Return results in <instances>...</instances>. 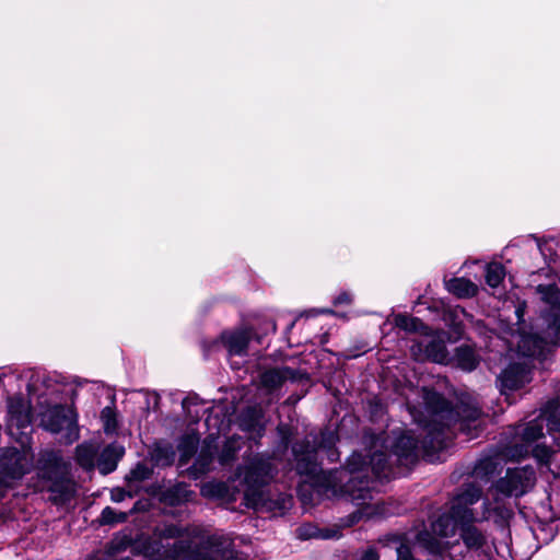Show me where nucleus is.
I'll return each mask as SVG.
<instances>
[{"mask_svg": "<svg viewBox=\"0 0 560 560\" xmlns=\"http://www.w3.org/2000/svg\"><path fill=\"white\" fill-rule=\"evenodd\" d=\"M536 290L541 300L550 306V311L546 315L548 337L555 343H560V290L555 284H540Z\"/></svg>", "mask_w": 560, "mask_h": 560, "instance_id": "obj_9", "label": "nucleus"}, {"mask_svg": "<svg viewBox=\"0 0 560 560\" xmlns=\"http://www.w3.org/2000/svg\"><path fill=\"white\" fill-rule=\"evenodd\" d=\"M485 277L489 287L498 288L505 278V268L500 262H490L486 266Z\"/></svg>", "mask_w": 560, "mask_h": 560, "instance_id": "obj_27", "label": "nucleus"}, {"mask_svg": "<svg viewBox=\"0 0 560 560\" xmlns=\"http://www.w3.org/2000/svg\"><path fill=\"white\" fill-rule=\"evenodd\" d=\"M445 287L448 292L458 298H471L477 294L478 287L468 279L453 278L445 281Z\"/></svg>", "mask_w": 560, "mask_h": 560, "instance_id": "obj_21", "label": "nucleus"}, {"mask_svg": "<svg viewBox=\"0 0 560 560\" xmlns=\"http://www.w3.org/2000/svg\"><path fill=\"white\" fill-rule=\"evenodd\" d=\"M42 478L48 482L47 490L50 491L56 502H66L74 493V483L69 477V464L56 452H45L39 459Z\"/></svg>", "mask_w": 560, "mask_h": 560, "instance_id": "obj_7", "label": "nucleus"}, {"mask_svg": "<svg viewBox=\"0 0 560 560\" xmlns=\"http://www.w3.org/2000/svg\"><path fill=\"white\" fill-rule=\"evenodd\" d=\"M293 454L296 460L295 469L300 475L317 476L320 471L317 464V451L314 446H311L308 439L305 443L295 444Z\"/></svg>", "mask_w": 560, "mask_h": 560, "instance_id": "obj_12", "label": "nucleus"}, {"mask_svg": "<svg viewBox=\"0 0 560 560\" xmlns=\"http://www.w3.org/2000/svg\"><path fill=\"white\" fill-rule=\"evenodd\" d=\"M460 537L469 550H481L487 544V536L474 525L463 526Z\"/></svg>", "mask_w": 560, "mask_h": 560, "instance_id": "obj_19", "label": "nucleus"}, {"mask_svg": "<svg viewBox=\"0 0 560 560\" xmlns=\"http://www.w3.org/2000/svg\"><path fill=\"white\" fill-rule=\"evenodd\" d=\"M533 455L540 464L548 465L553 455V451L546 445L538 444L534 447Z\"/></svg>", "mask_w": 560, "mask_h": 560, "instance_id": "obj_38", "label": "nucleus"}, {"mask_svg": "<svg viewBox=\"0 0 560 560\" xmlns=\"http://www.w3.org/2000/svg\"><path fill=\"white\" fill-rule=\"evenodd\" d=\"M127 520V513L125 512H117L110 506H106L103 509L101 513L100 522L101 524L105 525H115L118 523H122Z\"/></svg>", "mask_w": 560, "mask_h": 560, "instance_id": "obj_32", "label": "nucleus"}, {"mask_svg": "<svg viewBox=\"0 0 560 560\" xmlns=\"http://www.w3.org/2000/svg\"><path fill=\"white\" fill-rule=\"evenodd\" d=\"M397 560H415L410 547L407 544L399 542L396 547Z\"/></svg>", "mask_w": 560, "mask_h": 560, "instance_id": "obj_41", "label": "nucleus"}, {"mask_svg": "<svg viewBox=\"0 0 560 560\" xmlns=\"http://www.w3.org/2000/svg\"><path fill=\"white\" fill-rule=\"evenodd\" d=\"M241 425L248 431H256L262 428L260 410L256 408L248 409L242 416Z\"/></svg>", "mask_w": 560, "mask_h": 560, "instance_id": "obj_28", "label": "nucleus"}, {"mask_svg": "<svg viewBox=\"0 0 560 560\" xmlns=\"http://www.w3.org/2000/svg\"><path fill=\"white\" fill-rule=\"evenodd\" d=\"M528 454V448L524 445L515 446L513 448L506 450L503 454L504 457L511 460H518L520 458L526 456Z\"/></svg>", "mask_w": 560, "mask_h": 560, "instance_id": "obj_39", "label": "nucleus"}, {"mask_svg": "<svg viewBox=\"0 0 560 560\" xmlns=\"http://www.w3.org/2000/svg\"><path fill=\"white\" fill-rule=\"evenodd\" d=\"M521 312H522V311H521L520 308H518V310H516V313H517L518 317H521Z\"/></svg>", "mask_w": 560, "mask_h": 560, "instance_id": "obj_46", "label": "nucleus"}, {"mask_svg": "<svg viewBox=\"0 0 560 560\" xmlns=\"http://www.w3.org/2000/svg\"><path fill=\"white\" fill-rule=\"evenodd\" d=\"M250 335L246 330L225 331L221 335V342L230 357H243L247 353Z\"/></svg>", "mask_w": 560, "mask_h": 560, "instance_id": "obj_15", "label": "nucleus"}, {"mask_svg": "<svg viewBox=\"0 0 560 560\" xmlns=\"http://www.w3.org/2000/svg\"><path fill=\"white\" fill-rule=\"evenodd\" d=\"M418 443L410 433L400 434L390 444L389 457L395 456L396 462L401 465L412 463L417 458Z\"/></svg>", "mask_w": 560, "mask_h": 560, "instance_id": "obj_13", "label": "nucleus"}, {"mask_svg": "<svg viewBox=\"0 0 560 560\" xmlns=\"http://www.w3.org/2000/svg\"><path fill=\"white\" fill-rule=\"evenodd\" d=\"M539 416L544 419V423H547L549 433L560 431V401L558 399L548 401L541 408Z\"/></svg>", "mask_w": 560, "mask_h": 560, "instance_id": "obj_20", "label": "nucleus"}, {"mask_svg": "<svg viewBox=\"0 0 560 560\" xmlns=\"http://www.w3.org/2000/svg\"><path fill=\"white\" fill-rule=\"evenodd\" d=\"M352 301V296L347 293V292H343V293H340L336 300H335V304H349L351 303Z\"/></svg>", "mask_w": 560, "mask_h": 560, "instance_id": "obj_44", "label": "nucleus"}, {"mask_svg": "<svg viewBox=\"0 0 560 560\" xmlns=\"http://www.w3.org/2000/svg\"><path fill=\"white\" fill-rule=\"evenodd\" d=\"M101 419L104 424V431L106 433H112L116 429V416L115 411L110 407H105L101 412Z\"/></svg>", "mask_w": 560, "mask_h": 560, "instance_id": "obj_37", "label": "nucleus"}, {"mask_svg": "<svg viewBox=\"0 0 560 560\" xmlns=\"http://www.w3.org/2000/svg\"><path fill=\"white\" fill-rule=\"evenodd\" d=\"M125 498V493L121 490H118L117 492H113L112 499L116 502L122 501Z\"/></svg>", "mask_w": 560, "mask_h": 560, "instance_id": "obj_45", "label": "nucleus"}, {"mask_svg": "<svg viewBox=\"0 0 560 560\" xmlns=\"http://www.w3.org/2000/svg\"><path fill=\"white\" fill-rule=\"evenodd\" d=\"M211 462L212 453L210 451V446L208 445L205 450L201 451L192 468L195 472H206L209 469Z\"/></svg>", "mask_w": 560, "mask_h": 560, "instance_id": "obj_34", "label": "nucleus"}, {"mask_svg": "<svg viewBox=\"0 0 560 560\" xmlns=\"http://www.w3.org/2000/svg\"><path fill=\"white\" fill-rule=\"evenodd\" d=\"M124 455V448L117 445H108L101 453L97 459V468L103 475L116 469L117 462Z\"/></svg>", "mask_w": 560, "mask_h": 560, "instance_id": "obj_17", "label": "nucleus"}, {"mask_svg": "<svg viewBox=\"0 0 560 560\" xmlns=\"http://www.w3.org/2000/svg\"><path fill=\"white\" fill-rule=\"evenodd\" d=\"M380 555L374 547H369L362 550L359 555V560H378Z\"/></svg>", "mask_w": 560, "mask_h": 560, "instance_id": "obj_42", "label": "nucleus"}, {"mask_svg": "<svg viewBox=\"0 0 560 560\" xmlns=\"http://www.w3.org/2000/svg\"><path fill=\"white\" fill-rule=\"evenodd\" d=\"M296 373L290 368H273L266 370L259 375V386L267 393H273L280 388L287 381L294 380Z\"/></svg>", "mask_w": 560, "mask_h": 560, "instance_id": "obj_14", "label": "nucleus"}, {"mask_svg": "<svg viewBox=\"0 0 560 560\" xmlns=\"http://www.w3.org/2000/svg\"><path fill=\"white\" fill-rule=\"evenodd\" d=\"M241 448V440L236 438H231L226 441L223 446V450L220 455L221 464H229L233 458L235 453Z\"/></svg>", "mask_w": 560, "mask_h": 560, "instance_id": "obj_33", "label": "nucleus"}, {"mask_svg": "<svg viewBox=\"0 0 560 560\" xmlns=\"http://www.w3.org/2000/svg\"><path fill=\"white\" fill-rule=\"evenodd\" d=\"M501 393L508 396L509 392L516 390L528 382L527 373L521 366L513 365L505 369L499 376Z\"/></svg>", "mask_w": 560, "mask_h": 560, "instance_id": "obj_16", "label": "nucleus"}, {"mask_svg": "<svg viewBox=\"0 0 560 560\" xmlns=\"http://www.w3.org/2000/svg\"><path fill=\"white\" fill-rule=\"evenodd\" d=\"M544 419L540 416L527 422L522 430V439L526 443H533L544 436Z\"/></svg>", "mask_w": 560, "mask_h": 560, "instance_id": "obj_25", "label": "nucleus"}, {"mask_svg": "<svg viewBox=\"0 0 560 560\" xmlns=\"http://www.w3.org/2000/svg\"><path fill=\"white\" fill-rule=\"evenodd\" d=\"M424 404L427 412L433 418L431 422H427L418 417L416 407H410V413L415 421L422 424L428 430V436L421 442L422 447L439 448L443 444V439H440L442 432V424L450 427L453 421L454 411L447 407L445 399L435 392H425ZM456 419L455 425L458 430L467 432L472 436L471 429L476 430L479 427V418L481 415L480 409L475 405L460 404L455 411Z\"/></svg>", "mask_w": 560, "mask_h": 560, "instance_id": "obj_2", "label": "nucleus"}, {"mask_svg": "<svg viewBox=\"0 0 560 560\" xmlns=\"http://www.w3.org/2000/svg\"><path fill=\"white\" fill-rule=\"evenodd\" d=\"M535 481V471L530 466L508 469L506 475L489 489L480 518H488L492 512L501 517L508 516L504 499L524 495L534 487Z\"/></svg>", "mask_w": 560, "mask_h": 560, "instance_id": "obj_5", "label": "nucleus"}, {"mask_svg": "<svg viewBox=\"0 0 560 560\" xmlns=\"http://www.w3.org/2000/svg\"><path fill=\"white\" fill-rule=\"evenodd\" d=\"M8 432L22 446L28 441L31 431V408L22 397L14 396L8 400ZM33 463V454L23 447L0 450V472L11 479H20L26 474Z\"/></svg>", "mask_w": 560, "mask_h": 560, "instance_id": "obj_3", "label": "nucleus"}, {"mask_svg": "<svg viewBox=\"0 0 560 560\" xmlns=\"http://www.w3.org/2000/svg\"><path fill=\"white\" fill-rule=\"evenodd\" d=\"M411 352L418 360H431L436 363L447 362V352L444 340L440 336H430L429 329L421 340L416 341Z\"/></svg>", "mask_w": 560, "mask_h": 560, "instance_id": "obj_11", "label": "nucleus"}, {"mask_svg": "<svg viewBox=\"0 0 560 560\" xmlns=\"http://www.w3.org/2000/svg\"><path fill=\"white\" fill-rule=\"evenodd\" d=\"M150 470L144 465H138L129 474L130 480L141 481L149 477Z\"/></svg>", "mask_w": 560, "mask_h": 560, "instance_id": "obj_40", "label": "nucleus"}, {"mask_svg": "<svg viewBox=\"0 0 560 560\" xmlns=\"http://www.w3.org/2000/svg\"><path fill=\"white\" fill-rule=\"evenodd\" d=\"M518 351L527 357L535 355L540 351V340L536 337L523 336L518 341Z\"/></svg>", "mask_w": 560, "mask_h": 560, "instance_id": "obj_30", "label": "nucleus"}, {"mask_svg": "<svg viewBox=\"0 0 560 560\" xmlns=\"http://www.w3.org/2000/svg\"><path fill=\"white\" fill-rule=\"evenodd\" d=\"M236 492L235 489H232L228 483L222 481L207 482L201 487L202 495L229 502L236 500Z\"/></svg>", "mask_w": 560, "mask_h": 560, "instance_id": "obj_18", "label": "nucleus"}, {"mask_svg": "<svg viewBox=\"0 0 560 560\" xmlns=\"http://www.w3.org/2000/svg\"><path fill=\"white\" fill-rule=\"evenodd\" d=\"M559 447H560V442L558 443Z\"/></svg>", "mask_w": 560, "mask_h": 560, "instance_id": "obj_47", "label": "nucleus"}, {"mask_svg": "<svg viewBox=\"0 0 560 560\" xmlns=\"http://www.w3.org/2000/svg\"><path fill=\"white\" fill-rule=\"evenodd\" d=\"M383 446L380 438H372L373 452L370 462L366 463L363 455L354 452L347 462L345 468L328 474H323V492L327 498L346 497L357 505H366L363 514L368 517L375 513V509L368 503L373 500V481L369 478L372 470L377 478H388L394 474L392 460L388 455L378 452Z\"/></svg>", "mask_w": 560, "mask_h": 560, "instance_id": "obj_1", "label": "nucleus"}, {"mask_svg": "<svg viewBox=\"0 0 560 560\" xmlns=\"http://www.w3.org/2000/svg\"><path fill=\"white\" fill-rule=\"evenodd\" d=\"M419 541L429 550L430 553H442L448 546L442 544L436 537L429 533H421Z\"/></svg>", "mask_w": 560, "mask_h": 560, "instance_id": "obj_31", "label": "nucleus"}, {"mask_svg": "<svg viewBox=\"0 0 560 560\" xmlns=\"http://www.w3.org/2000/svg\"><path fill=\"white\" fill-rule=\"evenodd\" d=\"M457 365L464 371H472L477 364L478 359L475 351L469 347H459L455 353Z\"/></svg>", "mask_w": 560, "mask_h": 560, "instance_id": "obj_26", "label": "nucleus"}, {"mask_svg": "<svg viewBox=\"0 0 560 560\" xmlns=\"http://www.w3.org/2000/svg\"><path fill=\"white\" fill-rule=\"evenodd\" d=\"M42 425L52 433H63L66 443H72L79 438L77 413L71 407L56 405L40 416Z\"/></svg>", "mask_w": 560, "mask_h": 560, "instance_id": "obj_8", "label": "nucleus"}, {"mask_svg": "<svg viewBox=\"0 0 560 560\" xmlns=\"http://www.w3.org/2000/svg\"><path fill=\"white\" fill-rule=\"evenodd\" d=\"M336 436L334 432H324L320 434L319 448L328 450V458L330 462H335L338 459V454L335 451H331L330 447L335 444Z\"/></svg>", "mask_w": 560, "mask_h": 560, "instance_id": "obj_35", "label": "nucleus"}, {"mask_svg": "<svg viewBox=\"0 0 560 560\" xmlns=\"http://www.w3.org/2000/svg\"><path fill=\"white\" fill-rule=\"evenodd\" d=\"M455 522H459L451 515H442L431 525V530L434 536L446 538L455 534Z\"/></svg>", "mask_w": 560, "mask_h": 560, "instance_id": "obj_22", "label": "nucleus"}, {"mask_svg": "<svg viewBox=\"0 0 560 560\" xmlns=\"http://www.w3.org/2000/svg\"><path fill=\"white\" fill-rule=\"evenodd\" d=\"M500 464V457H489L481 459L477 467H476V474H486V475H492L497 470V466Z\"/></svg>", "mask_w": 560, "mask_h": 560, "instance_id": "obj_36", "label": "nucleus"}, {"mask_svg": "<svg viewBox=\"0 0 560 560\" xmlns=\"http://www.w3.org/2000/svg\"><path fill=\"white\" fill-rule=\"evenodd\" d=\"M198 438L195 435H188L179 444L180 452V464L184 465L195 454L197 450Z\"/></svg>", "mask_w": 560, "mask_h": 560, "instance_id": "obj_29", "label": "nucleus"}, {"mask_svg": "<svg viewBox=\"0 0 560 560\" xmlns=\"http://www.w3.org/2000/svg\"><path fill=\"white\" fill-rule=\"evenodd\" d=\"M394 324L396 327L408 332H420L423 335L428 330V327L419 318L404 314H397L394 317Z\"/></svg>", "mask_w": 560, "mask_h": 560, "instance_id": "obj_23", "label": "nucleus"}, {"mask_svg": "<svg viewBox=\"0 0 560 560\" xmlns=\"http://www.w3.org/2000/svg\"><path fill=\"white\" fill-rule=\"evenodd\" d=\"M273 468L269 459L261 456H255L243 468L238 469V476L244 475L245 504L256 511H275L285 506V500L282 499L281 505L271 500L262 487L272 478Z\"/></svg>", "mask_w": 560, "mask_h": 560, "instance_id": "obj_6", "label": "nucleus"}, {"mask_svg": "<svg viewBox=\"0 0 560 560\" xmlns=\"http://www.w3.org/2000/svg\"><path fill=\"white\" fill-rule=\"evenodd\" d=\"M481 498V489L475 485H466L452 501L453 516L462 523H470L479 520V516L470 506Z\"/></svg>", "mask_w": 560, "mask_h": 560, "instance_id": "obj_10", "label": "nucleus"}, {"mask_svg": "<svg viewBox=\"0 0 560 560\" xmlns=\"http://www.w3.org/2000/svg\"><path fill=\"white\" fill-rule=\"evenodd\" d=\"M97 450L93 444L83 443L77 446V462L85 469H92L95 466Z\"/></svg>", "mask_w": 560, "mask_h": 560, "instance_id": "obj_24", "label": "nucleus"}, {"mask_svg": "<svg viewBox=\"0 0 560 560\" xmlns=\"http://www.w3.org/2000/svg\"><path fill=\"white\" fill-rule=\"evenodd\" d=\"M200 533L198 526L164 524L156 527L155 539L149 547L153 556L151 560H218L208 552L192 551V541Z\"/></svg>", "mask_w": 560, "mask_h": 560, "instance_id": "obj_4", "label": "nucleus"}, {"mask_svg": "<svg viewBox=\"0 0 560 560\" xmlns=\"http://www.w3.org/2000/svg\"><path fill=\"white\" fill-rule=\"evenodd\" d=\"M300 536L304 538H311L318 536L317 533L313 527H301L300 528Z\"/></svg>", "mask_w": 560, "mask_h": 560, "instance_id": "obj_43", "label": "nucleus"}]
</instances>
